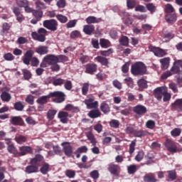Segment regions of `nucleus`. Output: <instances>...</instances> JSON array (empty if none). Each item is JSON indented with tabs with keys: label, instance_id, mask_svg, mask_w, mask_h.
Masks as SVG:
<instances>
[{
	"label": "nucleus",
	"instance_id": "1",
	"mask_svg": "<svg viewBox=\"0 0 182 182\" xmlns=\"http://www.w3.org/2000/svg\"><path fill=\"white\" fill-rule=\"evenodd\" d=\"M42 161H43V156L39 154H36L35 157L30 159V165L26 167V173H27V174L38 173Z\"/></svg>",
	"mask_w": 182,
	"mask_h": 182
},
{
	"label": "nucleus",
	"instance_id": "2",
	"mask_svg": "<svg viewBox=\"0 0 182 182\" xmlns=\"http://www.w3.org/2000/svg\"><path fill=\"white\" fill-rule=\"evenodd\" d=\"M33 55H35V51L31 48L26 51L23 58L24 65H29L31 62V66H33L34 68H38V66H39V59L36 57H33Z\"/></svg>",
	"mask_w": 182,
	"mask_h": 182
},
{
	"label": "nucleus",
	"instance_id": "3",
	"mask_svg": "<svg viewBox=\"0 0 182 182\" xmlns=\"http://www.w3.org/2000/svg\"><path fill=\"white\" fill-rule=\"evenodd\" d=\"M146 72H147V68L141 62H136L131 67V73L134 76H143V75H146Z\"/></svg>",
	"mask_w": 182,
	"mask_h": 182
},
{
	"label": "nucleus",
	"instance_id": "4",
	"mask_svg": "<svg viewBox=\"0 0 182 182\" xmlns=\"http://www.w3.org/2000/svg\"><path fill=\"white\" fill-rule=\"evenodd\" d=\"M58 63V56L53 54H48L43 57L40 68H48Z\"/></svg>",
	"mask_w": 182,
	"mask_h": 182
},
{
	"label": "nucleus",
	"instance_id": "5",
	"mask_svg": "<svg viewBox=\"0 0 182 182\" xmlns=\"http://www.w3.org/2000/svg\"><path fill=\"white\" fill-rule=\"evenodd\" d=\"M50 97H54L53 99V102L54 103H63L66 97V95L61 91H54L53 92H50Z\"/></svg>",
	"mask_w": 182,
	"mask_h": 182
},
{
	"label": "nucleus",
	"instance_id": "6",
	"mask_svg": "<svg viewBox=\"0 0 182 182\" xmlns=\"http://www.w3.org/2000/svg\"><path fill=\"white\" fill-rule=\"evenodd\" d=\"M43 25L44 28H46V29H48V31H51L52 32L58 31V26H59L58 21L55 19L46 20L43 21Z\"/></svg>",
	"mask_w": 182,
	"mask_h": 182
},
{
	"label": "nucleus",
	"instance_id": "7",
	"mask_svg": "<svg viewBox=\"0 0 182 182\" xmlns=\"http://www.w3.org/2000/svg\"><path fill=\"white\" fill-rule=\"evenodd\" d=\"M87 138L92 144V146H94V147L91 149L92 153L94 154H99V153H100V149H99V147L96 146V144H97V141H96V138H95V135H93L92 132H87Z\"/></svg>",
	"mask_w": 182,
	"mask_h": 182
},
{
	"label": "nucleus",
	"instance_id": "8",
	"mask_svg": "<svg viewBox=\"0 0 182 182\" xmlns=\"http://www.w3.org/2000/svg\"><path fill=\"white\" fill-rule=\"evenodd\" d=\"M18 150L17 157H22L26 156V154H32L33 153V149L30 146H19Z\"/></svg>",
	"mask_w": 182,
	"mask_h": 182
},
{
	"label": "nucleus",
	"instance_id": "9",
	"mask_svg": "<svg viewBox=\"0 0 182 182\" xmlns=\"http://www.w3.org/2000/svg\"><path fill=\"white\" fill-rule=\"evenodd\" d=\"M63 146V151L67 157H72V154H73V147L70 146V142H63L61 144Z\"/></svg>",
	"mask_w": 182,
	"mask_h": 182
},
{
	"label": "nucleus",
	"instance_id": "10",
	"mask_svg": "<svg viewBox=\"0 0 182 182\" xmlns=\"http://www.w3.org/2000/svg\"><path fill=\"white\" fill-rule=\"evenodd\" d=\"M149 50L150 52H153L155 56H158V58H163V56H166V55H167V51L153 46H149Z\"/></svg>",
	"mask_w": 182,
	"mask_h": 182
},
{
	"label": "nucleus",
	"instance_id": "11",
	"mask_svg": "<svg viewBox=\"0 0 182 182\" xmlns=\"http://www.w3.org/2000/svg\"><path fill=\"white\" fill-rule=\"evenodd\" d=\"M6 144H7V151L10 153V154H13L14 157H18V149L14 144H11V140L9 139H5Z\"/></svg>",
	"mask_w": 182,
	"mask_h": 182
},
{
	"label": "nucleus",
	"instance_id": "12",
	"mask_svg": "<svg viewBox=\"0 0 182 182\" xmlns=\"http://www.w3.org/2000/svg\"><path fill=\"white\" fill-rule=\"evenodd\" d=\"M165 146L166 147L169 153H172V154L177 153V145L176 144V142H174L171 139L166 140Z\"/></svg>",
	"mask_w": 182,
	"mask_h": 182
},
{
	"label": "nucleus",
	"instance_id": "13",
	"mask_svg": "<svg viewBox=\"0 0 182 182\" xmlns=\"http://www.w3.org/2000/svg\"><path fill=\"white\" fill-rule=\"evenodd\" d=\"M58 117L60 119L61 123L66 124L68 122H69V117H72V115L70 114L69 112L61 111L58 112Z\"/></svg>",
	"mask_w": 182,
	"mask_h": 182
},
{
	"label": "nucleus",
	"instance_id": "14",
	"mask_svg": "<svg viewBox=\"0 0 182 182\" xmlns=\"http://www.w3.org/2000/svg\"><path fill=\"white\" fill-rule=\"evenodd\" d=\"M134 113L138 114V116H144L147 113V108L141 105H138L133 108Z\"/></svg>",
	"mask_w": 182,
	"mask_h": 182
},
{
	"label": "nucleus",
	"instance_id": "15",
	"mask_svg": "<svg viewBox=\"0 0 182 182\" xmlns=\"http://www.w3.org/2000/svg\"><path fill=\"white\" fill-rule=\"evenodd\" d=\"M84 103L86 105L87 109H97L99 107V102L95 101V98L86 99Z\"/></svg>",
	"mask_w": 182,
	"mask_h": 182
},
{
	"label": "nucleus",
	"instance_id": "16",
	"mask_svg": "<svg viewBox=\"0 0 182 182\" xmlns=\"http://www.w3.org/2000/svg\"><path fill=\"white\" fill-rule=\"evenodd\" d=\"M171 110L172 112H182V99H177L171 105Z\"/></svg>",
	"mask_w": 182,
	"mask_h": 182
},
{
	"label": "nucleus",
	"instance_id": "17",
	"mask_svg": "<svg viewBox=\"0 0 182 182\" xmlns=\"http://www.w3.org/2000/svg\"><path fill=\"white\" fill-rule=\"evenodd\" d=\"M85 72L88 75H95V72H97V65L95 63L87 64Z\"/></svg>",
	"mask_w": 182,
	"mask_h": 182
},
{
	"label": "nucleus",
	"instance_id": "18",
	"mask_svg": "<svg viewBox=\"0 0 182 182\" xmlns=\"http://www.w3.org/2000/svg\"><path fill=\"white\" fill-rule=\"evenodd\" d=\"M40 167V173H41V174H43V176L48 174V173H49V170H50V165L45 161L44 157L43 161L41 163Z\"/></svg>",
	"mask_w": 182,
	"mask_h": 182
},
{
	"label": "nucleus",
	"instance_id": "19",
	"mask_svg": "<svg viewBox=\"0 0 182 182\" xmlns=\"http://www.w3.org/2000/svg\"><path fill=\"white\" fill-rule=\"evenodd\" d=\"M35 52L40 55V56L48 55L49 53V47L47 46H39L35 48Z\"/></svg>",
	"mask_w": 182,
	"mask_h": 182
},
{
	"label": "nucleus",
	"instance_id": "20",
	"mask_svg": "<svg viewBox=\"0 0 182 182\" xmlns=\"http://www.w3.org/2000/svg\"><path fill=\"white\" fill-rule=\"evenodd\" d=\"M165 88L166 87H159L156 88L154 90V97H156L159 101L161 100V99H163V95L164 93Z\"/></svg>",
	"mask_w": 182,
	"mask_h": 182
},
{
	"label": "nucleus",
	"instance_id": "21",
	"mask_svg": "<svg viewBox=\"0 0 182 182\" xmlns=\"http://www.w3.org/2000/svg\"><path fill=\"white\" fill-rule=\"evenodd\" d=\"M10 123H11L13 126H23V119L19 116L11 117Z\"/></svg>",
	"mask_w": 182,
	"mask_h": 182
},
{
	"label": "nucleus",
	"instance_id": "22",
	"mask_svg": "<svg viewBox=\"0 0 182 182\" xmlns=\"http://www.w3.org/2000/svg\"><path fill=\"white\" fill-rule=\"evenodd\" d=\"M95 60H97L99 63H100L102 66H105L106 68H109V59L106 58L104 56L98 55L95 58Z\"/></svg>",
	"mask_w": 182,
	"mask_h": 182
},
{
	"label": "nucleus",
	"instance_id": "23",
	"mask_svg": "<svg viewBox=\"0 0 182 182\" xmlns=\"http://www.w3.org/2000/svg\"><path fill=\"white\" fill-rule=\"evenodd\" d=\"M165 19L168 23H175L177 21V14H176V13L166 14Z\"/></svg>",
	"mask_w": 182,
	"mask_h": 182
},
{
	"label": "nucleus",
	"instance_id": "24",
	"mask_svg": "<svg viewBox=\"0 0 182 182\" xmlns=\"http://www.w3.org/2000/svg\"><path fill=\"white\" fill-rule=\"evenodd\" d=\"M166 173L168 174L166 178L167 181H174V180H177V171H176V169L167 171Z\"/></svg>",
	"mask_w": 182,
	"mask_h": 182
},
{
	"label": "nucleus",
	"instance_id": "25",
	"mask_svg": "<svg viewBox=\"0 0 182 182\" xmlns=\"http://www.w3.org/2000/svg\"><path fill=\"white\" fill-rule=\"evenodd\" d=\"M82 31L85 35H92L93 32H95V26L90 24V25H85L83 26Z\"/></svg>",
	"mask_w": 182,
	"mask_h": 182
},
{
	"label": "nucleus",
	"instance_id": "26",
	"mask_svg": "<svg viewBox=\"0 0 182 182\" xmlns=\"http://www.w3.org/2000/svg\"><path fill=\"white\" fill-rule=\"evenodd\" d=\"M149 135H150V132L146 130H141V129H135L133 134L134 137H144L145 136H149Z\"/></svg>",
	"mask_w": 182,
	"mask_h": 182
},
{
	"label": "nucleus",
	"instance_id": "27",
	"mask_svg": "<svg viewBox=\"0 0 182 182\" xmlns=\"http://www.w3.org/2000/svg\"><path fill=\"white\" fill-rule=\"evenodd\" d=\"M31 36L35 41H38V42H45L46 41V37L43 34H39L36 32H33Z\"/></svg>",
	"mask_w": 182,
	"mask_h": 182
},
{
	"label": "nucleus",
	"instance_id": "28",
	"mask_svg": "<svg viewBox=\"0 0 182 182\" xmlns=\"http://www.w3.org/2000/svg\"><path fill=\"white\" fill-rule=\"evenodd\" d=\"M144 181L145 182H157V178H156V175L153 173H146L144 176Z\"/></svg>",
	"mask_w": 182,
	"mask_h": 182
},
{
	"label": "nucleus",
	"instance_id": "29",
	"mask_svg": "<svg viewBox=\"0 0 182 182\" xmlns=\"http://www.w3.org/2000/svg\"><path fill=\"white\" fill-rule=\"evenodd\" d=\"M88 116L90 119H97L102 116V112L99 109H92L88 112Z\"/></svg>",
	"mask_w": 182,
	"mask_h": 182
},
{
	"label": "nucleus",
	"instance_id": "30",
	"mask_svg": "<svg viewBox=\"0 0 182 182\" xmlns=\"http://www.w3.org/2000/svg\"><path fill=\"white\" fill-rule=\"evenodd\" d=\"M161 63V69L166 70L168 69V66H170V58H164L160 60Z\"/></svg>",
	"mask_w": 182,
	"mask_h": 182
},
{
	"label": "nucleus",
	"instance_id": "31",
	"mask_svg": "<svg viewBox=\"0 0 182 182\" xmlns=\"http://www.w3.org/2000/svg\"><path fill=\"white\" fill-rule=\"evenodd\" d=\"M119 165H116L114 164H110L108 166V171L111 174L116 176L117 174V171H119Z\"/></svg>",
	"mask_w": 182,
	"mask_h": 182
},
{
	"label": "nucleus",
	"instance_id": "32",
	"mask_svg": "<svg viewBox=\"0 0 182 182\" xmlns=\"http://www.w3.org/2000/svg\"><path fill=\"white\" fill-rule=\"evenodd\" d=\"M50 93L48 95H43L37 99L36 102L38 105H46L48 103V99H50Z\"/></svg>",
	"mask_w": 182,
	"mask_h": 182
},
{
	"label": "nucleus",
	"instance_id": "33",
	"mask_svg": "<svg viewBox=\"0 0 182 182\" xmlns=\"http://www.w3.org/2000/svg\"><path fill=\"white\" fill-rule=\"evenodd\" d=\"M100 45L101 48H110L112 46V43H110V41L105 39V38H100Z\"/></svg>",
	"mask_w": 182,
	"mask_h": 182
},
{
	"label": "nucleus",
	"instance_id": "34",
	"mask_svg": "<svg viewBox=\"0 0 182 182\" xmlns=\"http://www.w3.org/2000/svg\"><path fill=\"white\" fill-rule=\"evenodd\" d=\"M100 110L104 113L105 114H107L110 112V107L109 105L106 102H102L100 105Z\"/></svg>",
	"mask_w": 182,
	"mask_h": 182
},
{
	"label": "nucleus",
	"instance_id": "35",
	"mask_svg": "<svg viewBox=\"0 0 182 182\" xmlns=\"http://www.w3.org/2000/svg\"><path fill=\"white\" fill-rule=\"evenodd\" d=\"M21 72L23 75L24 80H29L32 78V73L27 69H22Z\"/></svg>",
	"mask_w": 182,
	"mask_h": 182
},
{
	"label": "nucleus",
	"instance_id": "36",
	"mask_svg": "<svg viewBox=\"0 0 182 182\" xmlns=\"http://www.w3.org/2000/svg\"><path fill=\"white\" fill-rule=\"evenodd\" d=\"M26 140L28 138L23 135H18L15 137V141L18 144H23V143H26Z\"/></svg>",
	"mask_w": 182,
	"mask_h": 182
},
{
	"label": "nucleus",
	"instance_id": "37",
	"mask_svg": "<svg viewBox=\"0 0 182 182\" xmlns=\"http://www.w3.org/2000/svg\"><path fill=\"white\" fill-rule=\"evenodd\" d=\"M65 83V80L63 78H58L56 77H53V86H62Z\"/></svg>",
	"mask_w": 182,
	"mask_h": 182
},
{
	"label": "nucleus",
	"instance_id": "38",
	"mask_svg": "<svg viewBox=\"0 0 182 182\" xmlns=\"http://www.w3.org/2000/svg\"><path fill=\"white\" fill-rule=\"evenodd\" d=\"M85 21L88 25H92V23H99L100 22L99 19L93 16H88Z\"/></svg>",
	"mask_w": 182,
	"mask_h": 182
},
{
	"label": "nucleus",
	"instance_id": "39",
	"mask_svg": "<svg viewBox=\"0 0 182 182\" xmlns=\"http://www.w3.org/2000/svg\"><path fill=\"white\" fill-rule=\"evenodd\" d=\"M33 16L36 18V19H42V17L43 16V11L42 10H33L32 13Z\"/></svg>",
	"mask_w": 182,
	"mask_h": 182
},
{
	"label": "nucleus",
	"instance_id": "40",
	"mask_svg": "<svg viewBox=\"0 0 182 182\" xmlns=\"http://www.w3.org/2000/svg\"><path fill=\"white\" fill-rule=\"evenodd\" d=\"M14 107L17 112H22L25 109V105H23L22 102L18 101L14 105Z\"/></svg>",
	"mask_w": 182,
	"mask_h": 182
},
{
	"label": "nucleus",
	"instance_id": "41",
	"mask_svg": "<svg viewBox=\"0 0 182 182\" xmlns=\"http://www.w3.org/2000/svg\"><path fill=\"white\" fill-rule=\"evenodd\" d=\"M0 97L3 102H9L12 97H11V94L4 91L1 93Z\"/></svg>",
	"mask_w": 182,
	"mask_h": 182
},
{
	"label": "nucleus",
	"instance_id": "42",
	"mask_svg": "<svg viewBox=\"0 0 182 182\" xmlns=\"http://www.w3.org/2000/svg\"><path fill=\"white\" fill-rule=\"evenodd\" d=\"M56 113H58V111L56 109L48 110L47 112V119H48V120H53L55 119Z\"/></svg>",
	"mask_w": 182,
	"mask_h": 182
},
{
	"label": "nucleus",
	"instance_id": "43",
	"mask_svg": "<svg viewBox=\"0 0 182 182\" xmlns=\"http://www.w3.org/2000/svg\"><path fill=\"white\" fill-rule=\"evenodd\" d=\"M119 45H122V46H129V37L123 36L119 38Z\"/></svg>",
	"mask_w": 182,
	"mask_h": 182
},
{
	"label": "nucleus",
	"instance_id": "44",
	"mask_svg": "<svg viewBox=\"0 0 182 182\" xmlns=\"http://www.w3.org/2000/svg\"><path fill=\"white\" fill-rule=\"evenodd\" d=\"M16 4L20 8H25L29 5V1L28 0H17Z\"/></svg>",
	"mask_w": 182,
	"mask_h": 182
},
{
	"label": "nucleus",
	"instance_id": "45",
	"mask_svg": "<svg viewBox=\"0 0 182 182\" xmlns=\"http://www.w3.org/2000/svg\"><path fill=\"white\" fill-rule=\"evenodd\" d=\"M164 98L163 100L164 102H168L170 100V99H171V94L168 93V92L167 91V88L165 87V89L164 90Z\"/></svg>",
	"mask_w": 182,
	"mask_h": 182
},
{
	"label": "nucleus",
	"instance_id": "46",
	"mask_svg": "<svg viewBox=\"0 0 182 182\" xmlns=\"http://www.w3.org/2000/svg\"><path fill=\"white\" fill-rule=\"evenodd\" d=\"M181 134V129L180 128H175L171 132L172 137H178Z\"/></svg>",
	"mask_w": 182,
	"mask_h": 182
},
{
	"label": "nucleus",
	"instance_id": "47",
	"mask_svg": "<svg viewBox=\"0 0 182 182\" xmlns=\"http://www.w3.org/2000/svg\"><path fill=\"white\" fill-rule=\"evenodd\" d=\"M2 30L1 32L3 33V35H4V33H8V31H9V29H11V24L8 23H4L2 24Z\"/></svg>",
	"mask_w": 182,
	"mask_h": 182
},
{
	"label": "nucleus",
	"instance_id": "48",
	"mask_svg": "<svg viewBox=\"0 0 182 182\" xmlns=\"http://www.w3.org/2000/svg\"><path fill=\"white\" fill-rule=\"evenodd\" d=\"M56 18L61 23H66V22H68V17L66 16H63L62 14H57Z\"/></svg>",
	"mask_w": 182,
	"mask_h": 182
},
{
	"label": "nucleus",
	"instance_id": "49",
	"mask_svg": "<svg viewBox=\"0 0 182 182\" xmlns=\"http://www.w3.org/2000/svg\"><path fill=\"white\" fill-rule=\"evenodd\" d=\"M136 139L132 141L131 144H129V154H133L134 151L136 150Z\"/></svg>",
	"mask_w": 182,
	"mask_h": 182
},
{
	"label": "nucleus",
	"instance_id": "50",
	"mask_svg": "<svg viewBox=\"0 0 182 182\" xmlns=\"http://www.w3.org/2000/svg\"><path fill=\"white\" fill-rule=\"evenodd\" d=\"M137 85L139 87H141V89H147V81H146L144 79H141L137 82Z\"/></svg>",
	"mask_w": 182,
	"mask_h": 182
},
{
	"label": "nucleus",
	"instance_id": "51",
	"mask_svg": "<svg viewBox=\"0 0 182 182\" xmlns=\"http://www.w3.org/2000/svg\"><path fill=\"white\" fill-rule=\"evenodd\" d=\"M82 36V34L80 33V31L77 30H75L72 31L70 34V38L71 39H75V38H80Z\"/></svg>",
	"mask_w": 182,
	"mask_h": 182
},
{
	"label": "nucleus",
	"instance_id": "52",
	"mask_svg": "<svg viewBox=\"0 0 182 182\" xmlns=\"http://www.w3.org/2000/svg\"><path fill=\"white\" fill-rule=\"evenodd\" d=\"M146 8L151 14H154L156 12V6L152 3H148L146 4Z\"/></svg>",
	"mask_w": 182,
	"mask_h": 182
},
{
	"label": "nucleus",
	"instance_id": "53",
	"mask_svg": "<svg viewBox=\"0 0 182 182\" xmlns=\"http://www.w3.org/2000/svg\"><path fill=\"white\" fill-rule=\"evenodd\" d=\"M109 126L110 127H113L114 129H119V127L120 126V122L117 119H112L109 122Z\"/></svg>",
	"mask_w": 182,
	"mask_h": 182
},
{
	"label": "nucleus",
	"instance_id": "54",
	"mask_svg": "<svg viewBox=\"0 0 182 182\" xmlns=\"http://www.w3.org/2000/svg\"><path fill=\"white\" fill-rule=\"evenodd\" d=\"M87 146H82L81 147H79L76 149V151L74 152V154H77V153H80L82 154V153H87Z\"/></svg>",
	"mask_w": 182,
	"mask_h": 182
},
{
	"label": "nucleus",
	"instance_id": "55",
	"mask_svg": "<svg viewBox=\"0 0 182 182\" xmlns=\"http://www.w3.org/2000/svg\"><path fill=\"white\" fill-rule=\"evenodd\" d=\"M165 12L166 14H173L174 7L170 4H167L165 5Z\"/></svg>",
	"mask_w": 182,
	"mask_h": 182
},
{
	"label": "nucleus",
	"instance_id": "56",
	"mask_svg": "<svg viewBox=\"0 0 182 182\" xmlns=\"http://www.w3.org/2000/svg\"><path fill=\"white\" fill-rule=\"evenodd\" d=\"M63 85L66 90H72V87H73V84L70 80H65Z\"/></svg>",
	"mask_w": 182,
	"mask_h": 182
},
{
	"label": "nucleus",
	"instance_id": "57",
	"mask_svg": "<svg viewBox=\"0 0 182 182\" xmlns=\"http://www.w3.org/2000/svg\"><path fill=\"white\" fill-rule=\"evenodd\" d=\"M164 39H166V41H171V39H173V38H174V35L171 32L164 31Z\"/></svg>",
	"mask_w": 182,
	"mask_h": 182
},
{
	"label": "nucleus",
	"instance_id": "58",
	"mask_svg": "<svg viewBox=\"0 0 182 182\" xmlns=\"http://www.w3.org/2000/svg\"><path fill=\"white\" fill-rule=\"evenodd\" d=\"M112 85L114 87H115L116 89H118V90H121V89L123 87L122 82H120L119 80H114L112 81Z\"/></svg>",
	"mask_w": 182,
	"mask_h": 182
},
{
	"label": "nucleus",
	"instance_id": "59",
	"mask_svg": "<svg viewBox=\"0 0 182 182\" xmlns=\"http://www.w3.org/2000/svg\"><path fill=\"white\" fill-rule=\"evenodd\" d=\"M87 92H89V83L88 82H85L82 85V93L84 96H86V95H87Z\"/></svg>",
	"mask_w": 182,
	"mask_h": 182
},
{
	"label": "nucleus",
	"instance_id": "60",
	"mask_svg": "<svg viewBox=\"0 0 182 182\" xmlns=\"http://www.w3.org/2000/svg\"><path fill=\"white\" fill-rule=\"evenodd\" d=\"M65 176L68 177V178H75V176H76V172L75 171L68 169L65 171Z\"/></svg>",
	"mask_w": 182,
	"mask_h": 182
},
{
	"label": "nucleus",
	"instance_id": "61",
	"mask_svg": "<svg viewBox=\"0 0 182 182\" xmlns=\"http://www.w3.org/2000/svg\"><path fill=\"white\" fill-rule=\"evenodd\" d=\"M144 157V152L143 151H138V154L135 156L136 161H141Z\"/></svg>",
	"mask_w": 182,
	"mask_h": 182
},
{
	"label": "nucleus",
	"instance_id": "62",
	"mask_svg": "<svg viewBox=\"0 0 182 182\" xmlns=\"http://www.w3.org/2000/svg\"><path fill=\"white\" fill-rule=\"evenodd\" d=\"M170 71L171 72L172 75L180 73V67L173 63V66L171 68Z\"/></svg>",
	"mask_w": 182,
	"mask_h": 182
},
{
	"label": "nucleus",
	"instance_id": "63",
	"mask_svg": "<svg viewBox=\"0 0 182 182\" xmlns=\"http://www.w3.org/2000/svg\"><path fill=\"white\" fill-rule=\"evenodd\" d=\"M146 127L152 130L156 127V122L153 120H148L146 123Z\"/></svg>",
	"mask_w": 182,
	"mask_h": 182
},
{
	"label": "nucleus",
	"instance_id": "64",
	"mask_svg": "<svg viewBox=\"0 0 182 182\" xmlns=\"http://www.w3.org/2000/svg\"><path fill=\"white\" fill-rule=\"evenodd\" d=\"M129 174H134L137 171V166L136 165H130L127 168Z\"/></svg>",
	"mask_w": 182,
	"mask_h": 182
}]
</instances>
